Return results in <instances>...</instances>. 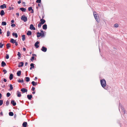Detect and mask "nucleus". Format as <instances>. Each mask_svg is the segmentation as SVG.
<instances>
[{
    "instance_id": "e433bc0d",
    "label": "nucleus",
    "mask_w": 127,
    "mask_h": 127,
    "mask_svg": "<svg viewBox=\"0 0 127 127\" xmlns=\"http://www.w3.org/2000/svg\"><path fill=\"white\" fill-rule=\"evenodd\" d=\"M9 101L7 100L6 101V106H8V105L9 104Z\"/></svg>"
},
{
    "instance_id": "72a5a7b5",
    "label": "nucleus",
    "mask_w": 127,
    "mask_h": 127,
    "mask_svg": "<svg viewBox=\"0 0 127 127\" xmlns=\"http://www.w3.org/2000/svg\"><path fill=\"white\" fill-rule=\"evenodd\" d=\"M10 32L9 31H8L7 32L6 35L7 37L9 36L10 35Z\"/></svg>"
},
{
    "instance_id": "e2e57ef3",
    "label": "nucleus",
    "mask_w": 127,
    "mask_h": 127,
    "mask_svg": "<svg viewBox=\"0 0 127 127\" xmlns=\"http://www.w3.org/2000/svg\"><path fill=\"white\" fill-rule=\"evenodd\" d=\"M1 30L0 28V34H1L2 33V32H1Z\"/></svg>"
},
{
    "instance_id": "a19ab883",
    "label": "nucleus",
    "mask_w": 127,
    "mask_h": 127,
    "mask_svg": "<svg viewBox=\"0 0 127 127\" xmlns=\"http://www.w3.org/2000/svg\"><path fill=\"white\" fill-rule=\"evenodd\" d=\"M34 56H32L31 58L30 59V60L32 61L33 60H34Z\"/></svg>"
},
{
    "instance_id": "423d86ee",
    "label": "nucleus",
    "mask_w": 127,
    "mask_h": 127,
    "mask_svg": "<svg viewBox=\"0 0 127 127\" xmlns=\"http://www.w3.org/2000/svg\"><path fill=\"white\" fill-rule=\"evenodd\" d=\"M41 50L44 52H45L47 50V48L44 46H43L41 49Z\"/></svg>"
},
{
    "instance_id": "0eeeda50",
    "label": "nucleus",
    "mask_w": 127,
    "mask_h": 127,
    "mask_svg": "<svg viewBox=\"0 0 127 127\" xmlns=\"http://www.w3.org/2000/svg\"><path fill=\"white\" fill-rule=\"evenodd\" d=\"M16 95L17 96L19 97H20L21 96V92H20L19 91H17L16 92Z\"/></svg>"
},
{
    "instance_id": "4c0bfd02",
    "label": "nucleus",
    "mask_w": 127,
    "mask_h": 127,
    "mask_svg": "<svg viewBox=\"0 0 127 127\" xmlns=\"http://www.w3.org/2000/svg\"><path fill=\"white\" fill-rule=\"evenodd\" d=\"M10 95V94L9 92L7 93L6 94V96L7 97H9Z\"/></svg>"
},
{
    "instance_id": "680f3d73",
    "label": "nucleus",
    "mask_w": 127,
    "mask_h": 127,
    "mask_svg": "<svg viewBox=\"0 0 127 127\" xmlns=\"http://www.w3.org/2000/svg\"><path fill=\"white\" fill-rule=\"evenodd\" d=\"M24 82V80L23 79H22V80H21V83H23Z\"/></svg>"
},
{
    "instance_id": "f3484780",
    "label": "nucleus",
    "mask_w": 127,
    "mask_h": 127,
    "mask_svg": "<svg viewBox=\"0 0 127 127\" xmlns=\"http://www.w3.org/2000/svg\"><path fill=\"white\" fill-rule=\"evenodd\" d=\"M27 125V122H24L22 124V126L23 127H26Z\"/></svg>"
},
{
    "instance_id": "393cba45",
    "label": "nucleus",
    "mask_w": 127,
    "mask_h": 127,
    "mask_svg": "<svg viewBox=\"0 0 127 127\" xmlns=\"http://www.w3.org/2000/svg\"><path fill=\"white\" fill-rule=\"evenodd\" d=\"M1 65L2 67H4L6 65V64L5 62L3 61L1 63Z\"/></svg>"
},
{
    "instance_id": "09e8293b",
    "label": "nucleus",
    "mask_w": 127,
    "mask_h": 127,
    "mask_svg": "<svg viewBox=\"0 0 127 127\" xmlns=\"http://www.w3.org/2000/svg\"><path fill=\"white\" fill-rule=\"evenodd\" d=\"M32 91H34L35 90V88L34 87H32Z\"/></svg>"
},
{
    "instance_id": "7c9ffc66",
    "label": "nucleus",
    "mask_w": 127,
    "mask_h": 127,
    "mask_svg": "<svg viewBox=\"0 0 127 127\" xmlns=\"http://www.w3.org/2000/svg\"><path fill=\"white\" fill-rule=\"evenodd\" d=\"M34 64L33 63H31L30 64V65L31 67L33 68H34Z\"/></svg>"
},
{
    "instance_id": "5fc2aeb1",
    "label": "nucleus",
    "mask_w": 127,
    "mask_h": 127,
    "mask_svg": "<svg viewBox=\"0 0 127 127\" xmlns=\"http://www.w3.org/2000/svg\"><path fill=\"white\" fill-rule=\"evenodd\" d=\"M23 50L24 51H26V48L24 47L23 48Z\"/></svg>"
},
{
    "instance_id": "ea45409f",
    "label": "nucleus",
    "mask_w": 127,
    "mask_h": 127,
    "mask_svg": "<svg viewBox=\"0 0 127 127\" xmlns=\"http://www.w3.org/2000/svg\"><path fill=\"white\" fill-rule=\"evenodd\" d=\"M32 9V7H29L28 8V10L29 11H30Z\"/></svg>"
},
{
    "instance_id": "aec40b11",
    "label": "nucleus",
    "mask_w": 127,
    "mask_h": 127,
    "mask_svg": "<svg viewBox=\"0 0 127 127\" xmlns=\"http://www.w3.org/2000/svg\"><path fill=\"white\" fill-rule=\"evenodd\" d=\"M19 9L22 12H25L26 10V9L23 7H21Z\"/></svg>"
},
{
    "instance_id": "4d7b16f0",
    "label": "nucleus",
    "mask_w": 127,
    "mask_h": 127,
    "mask_svg": "<svg viewBox=\"0 0 127 127\" xmlns=\"http://www.w3.org/2000/svg\"><path fill=\"white\" fill-rule=\"evenodd\" d=\"M14 43H15V45L16 46H17L18 45V44L17 43V42L16 41Z\"/></svg>"
},
{
    "instance_id": "412c9836",
    "label": "nucleus",
    "mask_w": 127,
    "mask_h": 127,
    "mask_svg": "<svg viewBox=\"0 0 127 127\" xmlns=\"http://www.w3.org/2000/svg\"><path fill=\"white\" fill-rule=\"evenodd\" d=\"M21 70L18 71L17 73V75L18 76H19L21 75Z\"/></svg>"
},
{
    "instance_id": "37998d69",
    "label": "nucleus",
    "mask_w": 127,
    "mask_h": 127,
    "mask_svg": "<svg viewBox=\"0 0 127 127\" xmlns=\"http://www.w3.org/2000/svg\"><path fill=\"white\" fill-rule=\"evenodd\" d=\"M41 1V0H37L36 1V3H40Z\"/></svg>"
},
{
    "instance_id": "cd10ccee",
    "label": "nucleus",
    "mask_w": 127,
    "mask_h": 127,
    "mask_svg": "<svg viewBox=\"0 0 127 127\" xmlns=\"http://www.w3.org/2000/svg\"><path fill=\"white\" fill-rule=\"evenodd\" d=\"M22 39L23 41H24L25 39V35H22Z\"/></svg>"
},
{
    "instance_id": "20e7f679",
    "label": "nucleus",
    "mask_w": 127,
    "mask_h": 127,
    "mask_svg": "<svg viewBox=\"0 0 127 127\" xmlns=\"http://www.w3.org/2000/svg\"><path fill=\"white\" fill-rule=\"evenodd\" d=\"M119 110H120V108L121 109L123 112L124 113V114H125V110L124 108L123 107L122 105L121 104L119 103Z\"/></svg>"
},
{
    "instance_id": "dca6fc26",
    "label": "nucleus",
    "mask_w": 127,
    "mask_h": 127,
    "mask_svg": "<svg viewBox=\"0 0 127 127\" xmlns=\"http://www.w3.org/2000/svg\"><path fill=\"white\" fill-rule=\"evenodd\" d=\"M25 80L27 82H28L30 81V78L28 77H26L25 78Z\"/></svg>"
},
{
    "instance_id": "774afa93",
    "label": "nucleus",
    "mask_w": 127,
    "mask_h": 127,
    "mask_svg": "<svg viewBox=\"0 0 127 127\" xmlns=\"http://www.w3.org/2000/svg\"><path fill=\"white\" fill-rule=\"evenodd\" d=\"M16 15L17 16H19V13H16Z\"/></svg>"
},
{
    "instance_id": "bf43d9fd",
    "label": "nucleus",
    "mask_w": 127,
    "mask_h": 127,
    "mask_svg": "<svg viewBox=\"0 0 127 127\" xmlns=\"http://www.w3.org/2000/svg\"><path fill=\"white\" fill-rule=\"evenodd\" d=\"M14 20H11V22L12 23H13L14 22Z\"/></svg>"
},
{
    "instance_id": "58836bf2",
    "label": "nucleus",
    "mask_w": 127,
    "mask_h": 127,
    "mask_svg": "<svg viewBox=\"0 0 127 127\" xmlns=\"http://www.w3.org/2000/svg\"><path fill=\"white\" fill-rule=\"evenodd\" d=\"M4 44H2L1 43H0V48H2Z\"/></svg>"
},
{
    "instance_id": "864d4df0",
    "label": "nucleus",
    "mask_w": 127,
    "mask_h": 127,
    "mask_svg": "<svg viewBox=\"0 0 127 127\" xmlns=\"http://www.w3.org/2000/svg\"><path fill=\"white\" fill-rule=\"evenodd\" d=\"M44 36V33H42V35H41V37H43Z\"/></svg>"
},
{
    "instance_id": "b1692460",
    "label": "nucleus",
    "mask_w": 127,
    "mask_h": 127,
    "mask_svg": "<svg viewBox=\"0 0 127 127\" xmlns=\"http://www.w3.org/2000/svg\"><path fill=\"white\" fill-rule=\"evenodd\" d=\"M12 35L13 36H15L16 38H17L18 37V35L16 33L13 32Z\"/></svg>"
},
{
    "instance_id": "4be33fe9",
    "label": "nucleus",
    "mask_w": 127,
    "mask_h": 127,
    "mask_svg": "<svg viewBox=\"0 0 127 127\" xmlns=\"http://www.w3.org/2000/svg\"><path fill=\"white\" fill-rule=\"evenodd\" d=\"M5 14V13L4 11L3 10H2L0 12V15L1 16H3Z\"/></svg>"
},
{
    "instance_id": "39448f33",
    "label": "nucleus",
    "mask_w": 127,
    "mask_h": 127,
    "mask_svg": "<svg viewBox=\"0 0 127 127\" xmlns=\"http://www.w3.org/2000/svg\"><path fill=\"white\" fill-rule=\"evenodd\" d=\"M21 91L23 93H25L27 92L28 90H27L25 88H23L21 89Z\"/></svg>"
},
{
    "instance_id": "de8ad7c7",
    "label": "nucleus",
    "mask_w": 127,
    "mask_h": 127,
    "mask_svg": "<svg viewBox=\"0 0 127 127\" xmlns=\"http://www.w3.org/2000/svg\"><path fill=\"white\" fill-rule=\"evenodd\" d=\"M16 25L15 24H13L11 25V26L12 27H14Z\"/></svg>"
},
{
    "instance_id": "4468645a",
    "label": "nucleus",
    "mask_w": 127,
    "mask_h": 127,
    "mask_svg": "<svg viewBox=\"0 0 127 127\" xmlns=\"http://www.w3.org/2000/svg\"><path fill=\"white\" fill-rule=\"evenodd\" d=\"M40 22L42 25L45 22V20L42 19L40 20Z\"/></svg>"
},
{
    "instance_id": "69168bd1",
    "label": "nucleus",
    "mask_w": 127,
    "mask_h": 127,
    "mask_svg": "<svg viewBox=\"0 0 127 127\" xmlns=\"http://www.w3.org/2000/svg\"><path fill=\"white\" fill-rule=\"evenodd\" d=\"M0 115L1 116H2L3 115V114L2 112H1L0 113Z\"/></svg>"
},
{
    "instance_id": "a211bd4d",
    "label": "nucleus",
    "mask_w": 127,
    "mask_h": 127,
    "mask_svg": "<svg viewBox=\"0 0 127 127\" xmlns=\"http://www.w3.org/2000/svg\"><path fill=\"white\" fill-rule=\"evenodd\" d=\"M31 84L33 86H36L37 84V82H35L34 81H32L31 82Z\"/></svg>"
},
{
    "instance_id": "49530a36",
    "label": "nucleus",
    "mask_w": 127,
    "mask_h": 127,
    "mask_svg": "<svg viewBox=\"0 0 127 127\" xmlns=\"http://www.w3.org/2000/svg\"><path fill=\"white\" fill-rule=\"evenodd\" d=\"M13 8H14L13 7H9L8 9L10 10H11V9H13Z\"/></svg>"
},
{
    "instance_id": "f03ea898",
    "label": "nucleus",
    "mask_w": 127,
    "mask_h": 127,
    "mask_svg": "<svg viewBox=\"0 0 127 127\" xmlns=\"http://www.w3.org/2000/svg\"><path fill=\"white\" fill-rule=\"evenodd\" d=\"M95 12H94V15L96 21L97 22L99 23V19L98 15Z\"/></svg>"
},
{
    "instance_id": "c85d7f7f",
    "label": "nucleus",
    "mask_w": 127,
    "mask_h": 127,
    "mask_svg": "<svg viewBox=\"0 0 127 127\" xmlns=\"http://www.w3.org/2000/svg\"><path fill=\"white\" fill-rule=\"evenodd\" d=\"M9 115L10 116H13L14 115V114L12 112H10L9 113Z\"/></svg>"
},
{
    "instance_id": "6ab92c4d",
    "label": "nucleus",
    "mask_w": 127,
    "mask_h": 127,
    "mask_svg": "<svg viewBox=\"0 0 127 127\" xmlns=\"http://www.w3.org/2000/svg\"><path fill=\"white\" fill-rule=\"evenodd\" d=\"M13 78V75L11 73L10 74L9 79L10 80H11Z\"/></svg>"
},
{
    "instance_id": "f8f14e48",
    "label": "nucleus",
    "mask_w": 127,
    "mask_h": 127,
    "mask_svg": "<svg viewBox=\"0 0 127 127\" xmlns=\"http://www.w3.org/2000/svg\"><path fill=\"white\" fill-rule=\"evenodd\" d=\"M32 95H27V97L28 98L29 100H31V99L32 98Z\"/></svg>"
},
{
    "instance_id": "3c124183",
    "label": "nucleus",
    "mask_w": 127,
    "mask_h": 127,
    "mask_svg": "<svg viewBox=\"0 0 127 127\" xmlns=\"http://www.w3.org/2000/svg\"><path fill=\"white\" fill-rule=\"evenodd\" d=\"M41 36V35H40L39 34H37V37H39Z\"/></svg>"
},
{
    "instance_id": "f257e3e1",
    "label": "nucleus",
    "mask_w": 127,
    "mask_h": 127,
    "mask_svg": "<svg viewBox=\"0 0 127 127\" xmlns=\"http://www.w3.org/2000/svg\"><path fill=\"white\" fill-rule=\"evenodd\" d=\"M100 82L102 87L105 89L107 90L108 87L106 85V83L105 80L104 79H102L100 80Z\"/></svg>"
},
{
    "instance_id": "052dcab7",
    "label": "nucleus",
    "mask_w": 127,
    "mask_h": 127,
    "mask_svg": "<svg viewBox=\"0 0 127 127\" xmlns=\"http://www.w3.org/2000/svg\"><path fill=\"white\" fill-rule=\"evenodd\" d=\"M32 10V11L31 12V13H33L34 12V11H33V9H32V10Z\"/></svg>"
},
{
    "instance_id": "6e6d98bb",
    "label": "nucleus",
    "mask_w": 127,
    "mask_h": 127,
    "mask_svg": "<svg viewBox=\"0 0 127 127\" xmlns=\"http://www.w3.org/2000/svg\"><path fill=\"white\" fill-rule=\"evenodd\" d=\"M3 81L5 82H6L7 81V80H6V79L4 78L3 79Z\"/></svg>"
},
{
    "instance_id": "79ce46f5",
    "label": "nucleus",
    "mask_w": 127,
    "mask_h": 127,
    "mask_svg": "<svg viewBox=\"0 0 127 127\" xmlns=\"http://www.w3.org/2000/svg\"><path fill=\"white\" fill-rule=\"evenodd\" d=\"M42 25L40 22L39 24L38 25V27L39 28H40L41 27Z\"/></svg>"
},
{
    "instance_id": "5701e85b",
    "label": "nucleus",
    "mask_w": 127,
    "mask_h": 127,
    "mask_svg": "<svg viewBox=\"0 0 127 127\" xmlns=\"http://www.w3.org/2000/svg\"><path fill=\"white\" fill-rule=\"evenodd\" d=\"M32 34V32L30 31H28L27 32V35H30Z\"/></svg>"
},
{
    "instance_id": "c756f323",
    "label": "nucleus",
    "mask_w": 127,
    "mask_h": 127,
    "mask_svg": "<svg viewBox=\"0 0 127 127\" xmlns=\"http://www.w3.org/2000/svg\"><path fill=\"white\" fill-rule=\"evenodd\" d=\"M6 22L5 21L2 22L1 23V25L3 26H5L6 25Z\"/></svg>"
},
{
    "instance_id": "f704fd0d",
    "label": "nucleus",
    "mask_w": 127,
    "mask_h": 127,
    "mask_svg": "<svg viewBox=\"0 0 127 127\" xmlns=\"http://www.w3.org/2000/svg\"><path fill=\"white\" fill-rule=\"evenodd\" d=\"M4 4L3 5H1L0 6V8L1 9H3L4 8Z\"/></svg>"
},
{
    "instance_id": "9b49d317",
    "label": "nucleus",
    "mask_w": 127,
    "mask_h": 127,
    "mask_svg": "<svg viewBox=\"0 0 127 127\" xmlns=\"http://www.w3.org/2000/svg\"><path fill=\"white\" fill-rule=\"evenodd\" d=\"M11 103L12 104L13 106H15L16 105V103L15 102V101L13 100H12L11 101Z\"/></svg>"
},
{
    "instance_id": "473e14b6",
    "label": "nucleus",
    "mask_w": 127,
    "mask_h": 127,
    "mask_svg": "<svg viewBox=\"0 0 127 127\" xmlns=\"http://www.w3.org/2000/svg\"><path fill=\"white\" fill-rule=\"evenodd\" d=\"M3 102V100H0V106L1 105Z\"/></svg>"
},
{
    "instance_id": "603ef678",
    "label": "nucleus",
    "mask_w": 127,
    "mask_h": 127,
    "mask_svg": "<svg viewBox=\"0 0 127 127\" xmlns=\"http://www.w3.org/2000/svg\"><path fill=\"white\" fill-rule=\"evenodd\" d=\"M42 33H40V32H38L37 33V34H39L40 35H42Z\"/></svg>"
},
{
    "instance_id": "c03bdc74",
    "label": "nucleus",
    "mask_w": 127,
    "mask_h": 127,
    "mask_svg": "<svg viewBox=\"0 0 127 127\" xmlns=\"http://www.w3.org/2000/svg\"><path fill=\"white\" fill-rule=\"evenodd\" d=\"M6 58L7 59H8L9 58V55L8 54H6Z\"/></svg>"
},
{
    "instance_id": "6e6552de",
    "label": "nucleus",
    "mask_w": 127,
    "mask_h": 127,
    "mask_svg": "<svg viewBox=\"0 0 127 127\" xmlns=\"http://www.w3.org/2000/svg\"><path fill=\"white\" fill-rule=\"evenodd\" d=\"M29 28L31 30H35V28L34 27L33 24H31L30 25Z\"/></svg>"
},
{
    "instance_id": "9d476101",
    "label": "nucleus",
    "mask_w": 127,
    "mask_h": 127,
    "mask_svg": "<svg viewBox=\"0 0 127 127\" xmlns=\"http://www.w3.org/2000/svg\"><path fill=\"white\" fill-rule=\"evenodd\" d=\"M39 43V42L38 41H37L35 43L34 45L36 48H37L39 47V46L38 45Z\"/></svg>"
},
{
    "instance_id": "7ed1b4c3",
    "label": "nucleus",
    "mask_w": 127,
    "mask_h": 127,
    "mask_svg": "<svg viewBox=\"0 0 127 127\" xmlns=\"http://www.w3.org/2000/svg\"><path fill=\"white\" fill-rule=\"evenodd\" d=\"M21 19L23 21L25 22L27 21V17L24 15H23L21 17Z\"/></svg>"
},
{
    "instance_id": "ddd939ff",
    "label": "nucleus",
    "mask_w": 127,
    "mask_h": 127,
    "mask_svg": "<svg viewBox=\"0 0 127 127\" xmlns=\"http://www.w3.org/2000/svg\"><path fill=\"white\" fill-rule=\"evenodd\" d=\"M10 42L14 44L16 42V40H14L13 39L11 38Z\"/></svg>"
},
{
    "instance_id": "1a4fd4ad",
    "label": "nucleus",
    "mask_w": 127,
    "mask_h": 127,
    "mask_svg": "<svg viewBox=\"0 0 127 127\" xmlns=\"http://www.w3.org/2000/svg\"><path fill=\"white\" fill-rule=\"evenodd\" d=\"M24 64V63L23 62H20L18 65V67H21L23 66Z\"/></svg>"
},
{
    "instance_id": "a878e982",
    "label": "nucleus",
    "mask_w": 127,
    "mask_h": 127,
    "mask_svg": "<svg viewBox=\"0 0 127 127\" xmlns=\"http://www.w3.org/2000/svg\"><path fill=\"white\" fill-rule=\"evenodd\" d=\"M9 86L10 87V89L9 90H11L13 89V87L12 85L11 84H9Z\"/></svg>"
},
{
    "instance_id": "13d9d810",
    "label": "nucleus",
    "mask_w": 127,
    "mask_h": 127,
    "mask_svg": "<svg viewBox=\"0 0 127 127\" xmlns=\"http://www.w3.org/2000/svg\"><path fill=\"white\" fill-rule=\"evenodd\" d=\"M21 1L20 0L18 1V3L19 4H20L21 3Z\"/></svg>"
},
{
    "instance_id": "0e129e2a",
    "label": "nucleus",
    "mask_w": 127,
    "mask_h": 127,
    "mask_svg": "<svg viewBox=\"0 0 127 127\" xmlns=\"http://www.w3.org/2000/svg\"><path fill=\"white\" fill-rule=\"evenodd\" d=\"M4 8H6V4H4Z\"/></svg>"
},
{
    "instance_id": "338daca9",
    "label": "nucleus",
    "mask_w": 127,
    "mask_h": 127,
    "mask_svg": "<svg viewBox=\"0 0 127 127\" xmlns=\"http://www.w3.org/2000/svg\"><path fill=\"white\" fill-rule=\"evenodd\" d=\"M28 63L27 62H26L25 63V66H27L28 64Z\"/></svg>"
},
{
    "instance_id": "2eb2a0df",
    "label": "nucleus",
    "mask_w": 127,
    "mask_h": 127,
    "mask_svg": "<svg viewBox=\"0 0 127 127\" xmlns=\"http://www.w3.org/2000/svg\"><path fill=\"white\" fill-rule=\"evenodd\" d=\"M43 29L44 30H46L47 28V25L46 24L42 26Z\"/></svg>"
},
{
    "instance_id": "bb28decb",
    "label": "nucleus",
    "mask_w": 127,
    "mask_h": 127,
    "mask_svg": "<svg viewBox=\"0 0 127 127\" xmlns=\"http://www.w3.org/2000/svg\"><path fill=\"white\" fill-rule=\"evenodd\" d=\"M10 44L9 43H8L7 44L6 46L7 47L6 48L7 49H9V48L10 47Z\"/></svg>"
},
{
    "instance_id": "8fccbe9b",
    "label": "nucleus",
    "mask_w": 127,
    "mask_h": 127,
    "mask_svg": "<svg viewBox=\"0 0 127 127\" xmlns=\"http://www.w3.org/2000/svg\"><path fill=\"white\" fill-rule=\"evenodd\" d=\"M17 81L19 83H21V80H20V79H19Z\"/></svg>"
},
{
    "instance_id": "2f4dec72",
    "label": "nucleus",
    "mask_w": 127,
    "mask_h": 127,
    "mask_svg": "<svg viewBox=\"0 0 127 127\" xmlns=\"http://www.w3.org/2000/svg\"><path fill=\"white\" fill-rule=\"evenodd\" d=\"M17 55L19 57H20V58H18V59H19L21 57V54L19 52H18Z\"/></svg>"
},
{
    "instance_id": "a18cd8bd",
    "label": "nucleus",
    "mask_w": 127,
    "mask_h": 127,
    "mask_svg": "<svg viewBox=\"0 0 127 127\" xmlns=\"http://www.w3.org/2000/svg\"><path fill=\"white\" fill-rule=\"evenodd\" d=\"M3 72H4V74H6L7 72L6 70L4 69L3 70Z\"/></svg>"
},
{
    "instance_id": "c9c22d12",
    "label": "nucleus",
    "mask_w": 127,
    "mask_h": 127,
    "mask_svg": "<svg viewBox=\"0 0 127 127\" xmlns=\"http://www.w3.org/2000/svg\"><path fill=\"white\" fill-rule=\"evenodd\" d=\"M119 26V25L118 24H116L114 25V27L116 28H117Z\"/></svg>"
}]
</instances>
